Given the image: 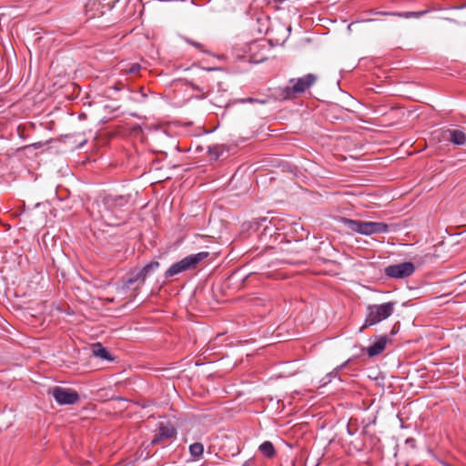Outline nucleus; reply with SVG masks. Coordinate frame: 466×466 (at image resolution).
Segmentation results:
<instances>
[{
  "instance_id": "f257e3e1",
  "label": "nucleus",
  "mask_w": 466,
  "mask_h": 466,
  "mask_svg": "<svg viewBox=\"0 0 466 466\" xmlns=\"http://www.w3.org/2000/svg\"><path fill=\"white\" fill-rule=\"evenodd\" d=\"M396 302H386L382 304L369 305L366 309V319L360 331L362 332L364 329L376 325L382 320L390 317L395 310Z\"/></svg>"
},
{
  "instance_id": "f03ea898",
  "label": "nucleus",
  "mask_w": 466,
  "mask_h": 466,
  "mask_svg": "<svg viewBox=\"0 0 466 466\" xmlns=\"http://www.w3.org/2000/svg\"><path fill=\"white\" fill-rule=\"evenodd\" d=\"M343 224L348 229L366 236L385 233L389 230V226L382 222L361 221L345 218L343 219Z\"/></svg>"
},
{
  "instance_id": "7ed1b4c3",
  "label": "nucleus",
  "mask_w": 466,
  "mask_h": 466,
  "mask_svg": "<svg viewBox=\"0 0 466 466\" xmlns=\"http://www.w3.org/2000/svg\"><path fill=\"white\" fill-rule=\"evenodd\" d=\"M208 257V252H199L197 254L189 255L180 261L174 263L165 273L166 278L174 277L184 271L195 268L198 263Z\"/></svg>"
},
{
  "instance_id": "20e7f679",
  "label": "nucleus",
  "mask_w": 466,
  "mask_h": 466,
  "mask_svg": "<svg viewBox=\"0 0 466 466\" xmlns=\"http://www.w3.org/2000/svg\"><path fill=\"white\" fill-rule=\"evenodd\" d=\"M415 266L411 262H403L385 268L384 273L389 278L404 279L413 274Z\"/></svg>"
},
{
  "instance_id": "39448f33",
  "label": "nucleus",
  "mask_w": 466,
  "mask_h": 466,
  "mask_svg": "<svg viewBox=\"0 0 466 466\" xmlns=\"http://www.w3.org/2000/svg\"><path fill=\"white\" fill-rule=\"evenodd\" d=\"M317 80V76L313 74H308L297 79H291L290 85L287 87L286 98H289L290 93H302L310 87Z\"/></svg>"
},
{
  "instance_id": "423d86ee",
  "label": "nucleus",
  "mask_w": 466,
  "mask_h": 466,
  "mask_svg": "<svg viewBox=\"0 0 466 466\" xmlns=\"http://www.w3.org/2000/svg\"><path fill=\"white\" fill-rule=\"evenodd\" d=\"M51 394L60 405L74 404L78 400V394L76 390L62 387H55L51 390Z\"/></svg>"
},
{
  "instance_id": "0eeeda50",
  "label": "nucleus",
  "mask_w": 466,
  "mask_h": 466,
  "mask_svg": "<svg viewBox=\"0 0 466 466\" xmlns=\"http://www.w3.org/2000/svg\"><path fill=\"white\" fill-rule=\"evenodd\" d=\"M158 267L159 263L157 261H154L147 264L139 270L131 272L126 280V286L129 287L137 282L142 284L146 279L147 276L149 275L151 272L157 270Z\"/></svg>"
},
{
  "instance_id": "6e6552de",
  "label": "nucleus",
  "mask_w": 466,
  "mask_h": 466,
  "mask_svg": "<svg viewBox=\"0 0 466 466\" xmlns=\"http://www.w3.org/2000/svg\"><path fill=\"white\" fill-rule=\"evenodd\" d=\"M127 203V198L123 196H118V197H116L115 198H107L106 199V203H105L106 209L104 211H100L101 218L106 223L113 224V222L111 221V216H110L111 211L108 208L113 206L122 207V206L126 205Z\"/></svg>"
},
{
  "instance_id": "1a4fd4ad",
  "label": "nucleus",
  "mask_w": 466,
  "mask_h": 466,
  "mask_svg": "<svg viewBox=\"0 0 466 466\" xmlns=\"http://www.w3.org/2000/svg\"><path fill=\"white\" fill-rule=\"evenodd\" d=\"M175 434L176 431L172 426L161 425L158 429L157 433L152 440V444L168 441L175 436Z\"/></svg>"
},
{
  "instance_id": "9d476101",
  "label": "nucleus",
  "mask_w": 466,
  "mask_h": 466,
  "mask_svg": "<svg viewBox=\"0 0 466 466\" xmlns=\"http://www.w3.org/2000/svg\"><path fill=\"white\" fill-rule=\"evenodd\" d=\"M445 137L449 141L456 146H464L466 144V134L461 129H448Z\"/></svg>"
},
{
  "instance_id": "9b49d317",
  "label": "nucleus",
  "mask_w": 466,
  "mask_h": 466,
  "mask_svg": "<svg viewBox=\"0 0 466 466\" xmlns=\"http://www.w3.org/2000/svg\"><path fill=\"white\" fill-rule=\"evenodd\" d=\"M388 340L386 336L380 337L371 346L366 349L368 355L370 357L380 355L385 350Z\"/></svg>"
},
{
  "instance_id": "f8f14e48",
  "label": "nucleus",
  "mask_w": 466,
  "mask_h": 466,
  "mask_svg": "<svg viewBox=\"0 0 466 466\" xmlns=\"http://www.w3.org/2000/svg\"><path fill=\"white\" fill-rule=\"evenodd\" d=\"M92 352H93L94 356H96L99 359L106 360H112L106 348L102 347V345L99 343L93 345Z\"/></svg>"
},
{
  "instance_id": "ddd939ff",
  "label": "nucleus",
  "mask_w": 466,
  "mask_h": 466,
  "mask_svg": "<svg viewBox=\"0 0 466 466\" xmlns=\"http://www.w3.org/2000/svg\"><path fill=\"white\" fill-rule=\"evenodd\" d=\"M204 451V447L199 442H195L189 446V452L192 457L199 458Z\"/></svg>"
},
{
  "instance_id": "4468645a",
  "label": "nucleus",
  "mask_w": 466,
  "mask_h": 466,
  "mask_svg": "<svg viewBox=\"0 0 466 466\" xmlns=\"http://www.w3.org/2000/svg\"><path fill=\"white\" fill-rule=\"evenodd\" d=\"M259 451L267 457H272L274 454V447L271 442L265 441L259 446Z\"/></svg>"
},
{
  "instance_id": "2eb2a0df",
  "label": "nucleus",
  "mask_w": 466,
  "mask_h": 466,
  "mask_svg": "<svg viewBox=\"0 0 466 466\" xmlns=\"http://www.w3.org/2000/svg\"><path fill=\"white\" fill-rule=\"evenodd\" d=\"M426 13V11H420V12H405V13H399V14H396L398 16L400 17H404V18H411V17H420L422 15H424Z\"/></svg>"
},
{
  "instance_id": "dca6fc26",
  "label": "nucleus",
  "mask_w": 466,
  "mask_h": 466,
  "mask_svg": "<svg viewBox=\"0 0 466 466\" xmlns=\"http://www.w3.org/2000/svg\"><path fill=\"white\" fill-rule=\"evenodd\" d=\"M140 69V66L138 64H134L130 66L129 69H127L128 73H137Z\"/></svg>"
},
{
  "instance_id": "f3484780",
  "label": "nucleus",
  "mask_w": 466,
  "mask_h": 466,
  "mask_svg": "<svg viewBox=\"0 0 466 466\" xmlns=\"http://www.w3.org/2000/svg\"><path fill=\"white\" fill-rule=\"evenodd\" d=\"M337 373H338V369H336L334 371L330 372V373L328 375V377H329V380H328V382H329V381H330V378H331V377H333V376H336V375H337ZM325 383H327V381H326Z\"/></svg>"
}]
</instances>
